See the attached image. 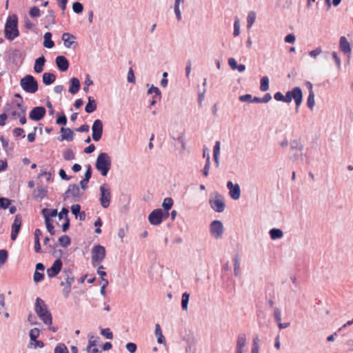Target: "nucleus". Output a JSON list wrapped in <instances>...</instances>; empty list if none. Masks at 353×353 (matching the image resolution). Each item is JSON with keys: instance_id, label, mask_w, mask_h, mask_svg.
<instances>
[{"instance_id": "32", "label": "nucleus", "mask_w": 353, "mask_h": 353, "mask_svg": "<svg viewBox=\"0 0 353 353\" xmlns=\"http://www.w3.org/2000/svg\"><path fill=\"white\" fill-rule=\"evenodd\" d=\"M190 299V294L184 292L181 297V307L183 310L187 311Z\"/></svg>"}, {"instance_id": "48", "label": "nucleus", "mask_w": 353, "mask_h": 353, "mask_svg": "<svg viewBox=\"0 0 353 353\" xmlns=\"http://www.w3.org/2000/svg\"><path fill=\"white\" fill-rule=\"evenodd\" d=\"M29 14L32 18H37L40 16V10L37 6H33L30 9Z\"/></svg>"}, {"instance_id": "16", "label": "nucleus", "mask_w": 353, "mask_h": 353, "mask_svg": "<svg viewBox=\"0 0 353 353\" xmlns=\"http://www.w3.org/2000/svg\"><path fill=\"white\" fill-rule=\"evenodd\" d=\"M22 218L21 214H17L12 225L10 238L15 241L21 228Z\"/></svg>"}, {"instance_id": "31", "label": "nucleus", "mask_w": 353, "mask_h": 353, "mask_svg": "<svg viewBox=\"0 0 353 353\" xmlns=\"http://www.w3.org/2000/svg\"><path fill=\"white\" fill-rule=\"evenodd\" d=\"M270 236L272 240L279 239L283 237V232L281 229L272 228L270 230Z\"/></svg>"}, {"instance_id": "56", "label": "nucleus", "mask_w": 353, "mask_h": 353, "mask_svg": "<svg viewBox=\"0 0 353 353\" xmlns=\"http://www.w3.org/2000/svg\"><path fill=\"white\" fill-rule=\"evenodd\" d=\"M240 34V23L238 19H236L234 23V32L233 34L234 37L239 35Z\"/></svg>"}, {"instance_id": "40", "label": "nucleus", "mask_w": 353, "mask_h": 353, "mask_svg": "<svg viewBox=\"0 0 353 353\" xmlns=\"http://www.w3.org/2000/svg\"><path fill=\"white\" fill-rule=\"evenodd\" d=\"M0 141L2 143V147L3 150H5L6 151H12L13 150V143H12V146L9 148V142L7 139L4 138L3 135L0 137Z\"/></svg>"}, {"instance_id": "25", "label": "nucleus", "mask_w": 353, "mask_h": 353, "mask_svg": "<svg viewBox=\"0 0 353 353\" xmlns=\"http://www.w3.org/2000/svg\"><path fill=\"white\" fill-rule=\"evenodd\" d=\"M97 102L94 100V99L92 97H88V103L85 108V111L87 113L90 114V113L94 112L97 110Z\"/></svg>"}, {"instance_id": "5", "label": "nucleus", "mask_w": 353, "mask_h": 353, "mask_svg": "<svg viewBox=\"0 0 353 353\" xmlns=\"http://www.w3.org/2000/svg\"><path fill=\"white\" fill-rule=\"evenodd\" d=\"M20 85L24 91L28 93H35L38 90V83L35 78L27 74L20 80Z\"/></svg>"}, {"instance_id": "12", "label": "nucleus", "mask_w": 353, "mask_h": 353, "mask_svg": "<svg viewBox=\"0 0 353 353\" xmlns=\"http://www.w3.org/2000/svg\"><path fill=\"white\" fill-rule=\"evenodd\" d=\"M210 231L212 236L216 239L222 237L224 228L221 221L214 220L210 225Z\"/></svg>"}, {"instance_id": "10", "label": "nucleus", "mask_w": 353, "mask_h": 353, "mask_svg": "<svg viewBox=\"0 0 353 353\" xmlns=\"http://www.w3.org/2000/svg\"><path fill=\"white\" fill-rule=\"evenodd\" d=\"M168 212H163L161 208L154 210L148 216L149 222L154 225H159L164 219L168 218Z\"/></svg>"}, {"instance_id": "1", "label": "nucleus", "mask_w": 353, "mask_h": 353, "mask_svg": "<svg viewBox=\"0 0 353 353\" xmlns=\"http://www.w3.org/2000/svg\"><path fill=\"white\" fill-rule=\"evenodd\" d=\"M34 310L37 316L46 325L52 324V317L51 312L48 308L45 301L41 298L37 297L35 301Z\"/></svg>"}, {"instance_id": "14", "label": "nucleus", "mask_w": 353, "mask_h": 353, "mask_svg": "<svg viewBox=\"0 0 353 353\" xmlns=\"http://www.w3.org/2000/svg\"><path fill=\"white\" fill-rule=\"evenodd\" d=\"M46 110L43 106H37L32 109L29 113V118L35 121L41 120L46 115Z\"/></svg>"}, {"instance_id": "55", "label": "nucleus", "mask_w": 353, "mask_h": 353, "mask_svg": "<svg viewBox=\"0 0 353 353\" xmlns=\"http://www.w3.org/2000/svg\"><path fill=\"white\" fill-rule=\"evenodd\" d=\"M127 350L130 353H134L137 350V346L134 343H128L125 345Z\"/></svg>"}, {"instance_id": "23", "label": "nucleus", "mask_w": 353, "mask_h": 353, "mask_svg": "<svg viewBox=\"0 0 353 353\" xmlns=\"http://www.w3.org/2000/svg\"><path fill=\"white\" fill-rule=\"evenodd\" d=\"M70 85L68 89V92L72 94H75L79 92L81 88V83L79 80L76 77H72L70 80Z\"/></svg>"}, {"instance_id": "17", "label": "nucleus", "mask_w": 353, "mask_h": 353, "mask_svg": "<svg viewBox=\"0 0 353 353\" xmlns=\"http://www.w3.org/2000/svg\"><path fill=\"white\" fill-rule=\"evenodd\" d=\"M62 265L63 263L61 259H57L52 265L47 270V274L48 277H55L61 270Z\"/></svg>"}, {"instance_id": "28", "label": "nucleus", "mask_w": 353, "mask_h": 353, "mask_svg": "<svg viewBox=\"0 0 353 353\" xmlns=\"http://www.w3.org/2000/svg\"><path fill=\"white\" fill-rule=\"evenodd\" d=\"M44 41H43V46L45 48H52L54 46V43L52 40V33L50 32H47L44 34Z\"/></svg>"}, {"instance_id": "26", "label": "nucleus", "mask_w": 353, "mask_h": 353, "mask_svg": "<svg viewBox=\"0 0 353 353\" xmlns=\"http://www.w3.org/2000/svg\"><path fill=\"white\" fill-rule=\"evenodd\" d=\"M75 37L68 32H65L62 34V40L63 44L66 48H70L71 46L74 43Z\"/></svg>"}, {"instance_id": "6", "label": "nucleus", "mask_w": 353, "mask_h": 353, "mask_svg": "<svg viewBox=\"0 0 353 353\" xmlns=\"http://www.w3.org/2000/svg\"><path fill=\"white\" fill-rule=\"evenodd\" d=\"M210 207L216 212H223L225 208L223 196L219 192H213L210 194L209 200Z\"/></svg>"}, {"instance_id": "54", "label": "nucleus", "mask_w": 353, "mask_h": 353, "mask_svg": "<svg viewBox=\"0 0 353 353\" xmlns=\"http://www.w3.org/2000/svg\"><path fill=\"white\" fill-rule=\"evenodd\" d=\"M274 319L276 323L281 321V312L279 307L274 309Z\"/></svg>"}, {"instance_id": "52", "label": "nucleus", "mask_w": 353, "mask_h": 353, "mask_svg": "<svg viewBox=\"0 0 353 353\" xmlns=\"http://www.w3.org/2000/svg\"><path fill=\"white\" fill-rule=\"evenodd\" d=\"M71 212L77 219L79 214L81 212V205L79 204H74L71 206Z\"/></svg>"}, {"instance_id": "44", "label": "nucleus", "mask_w": 353, "mask_h": 353, "mask_svg": "<svg viewBox=\"0 0 353 353\" xmlns=\"http://www.w3.org/2000/svg\"><path fill=\"white\" fill-rule=\"evenodd\" d=\"M72 10L77 14H80L83 10V6L81 3L76 1L72 4Z\"/></svg>"}, {"instance_id": "64", "label": "nucleus", "mask_w": 353, "mask_h": 353, "mask_svg": "<svg viewBox=\"0 0 353 353\" xmlns=\"http://www.w3.org/2000/svg\"><path fill=\"white\" fill-rule=\"evenodd\" d=\"M177 141L181 144V150L180 152L182 153L185 151V139L183 138V137L182 135L179 136L178 138H177Z\"/></svg>"}, {"instance_id": "22", "label": "nucleus", "mask_w": 353, "mask_h": 353, "mask_svg": "<svg viewBox=\"0 0 353 353\" xmlns=\"http://www.w3.org/2000/svg\"><path fill=\"white\" fill-rule=\"evenodd\" d=\"M246 344V335L244 333L239 334L236 340V353H243V349Z\"/></svg>"}, {"instance_id": "13", "label": "nucleus", "mask_w": 353, "mask_h": 353, "mask_svg": "<svg viewBox=\"0 0 353 353\" xmlns=\"http://www.w3.org/2000/svg\"><path fill=\"white\" fill-rule=\"evenodd\" d=\"M92 139L99 141L103 134V122L100 119H96L92 126Z\"/></svg>"}, {"instance_id": "35", "label": "nucleus", "mask_w": 353, "mask_h": 353, "mask_svg": "<svg viewBox=\"0 0 353 353\" xmlns=\"http://www.w3.org/2000/svg\"><path fill=\"white\" fill-rule=\"evenodd\" d=\"M63 157L65 161H71L75 159V154L70 148H68L63 152Z\"/></svg>"}, {"instance_id": "49", "label": "nucleus", "mask_w": 353, "mask_h": 353, "mask_svg": "<svg viewBox=\"0 0 353 353\" xmlns=\"http://www.w3.org/2000/svg\"><path fill=\"white\" fill-rule=\"evenodd\" d=\"M45 224L46 225V228L48 231L50 233L51 235L55 234V230L53 225L51 223L50 219H47L45 220Z\"/></svg>"}, {"instance_id": "15", "label": "nucleus", "mask_w": 353, "mask_h": 353, "mask_svg": "<svg viewBox=\"0 0 353 353\" xmlns=\"http://www.w3.org/2000/svg\"><path fill=\"white\" fill-rule=\"evenodd\" d=\"M339 48L341 51L347 56V63H350L351 58V46L350 42L347 41L345 36L340 37L339 40Z\"/></svg>"}, {"instance_id": "39", "label": "nucleus", "mask_w": 353, "mask_h": 353, "mask_svg": "<svg viewBox=\"0 0 353 353\" xmlns=\"http://www.w3.org/2000/svg\"><path fill=\"white\" fill-rule=\"evenodd\" d=\"M11 203L12 200L5 197H0V209H7L10 205Z\"/></svg>"}, {"instance_id": "19", "label": "nucleus", "mask_w": 353, "mask_h": 353, "mask_svg": "<svg viewBox=\"0 0 353 353\" xmlns=\"http://www.w3.org/2000/svg\"><path fill=\"white\" fill-rule=\"evenodd\" d=\"M48 193V188L40 185H38L33 191L32 197L33 199L42 201L46 196Z\"/></svg>"}, {"instance_id": "27", "label": "nucleus", "mask_w": 353, "mask_h": 353, "mask_svg": "<svg viewBox=\"0 0 353 353\" xmlns=\"http://www.w3.org/2000/svg\"><path fill=\"white\" fill-rule=\"evenodd\" d=\"M56 80V76L51 72H45L42 75V81L46 85L53 83Z\"/></svg>"}, {"instance_id": "30", "label": "nucleus", "mask_w": 353, "mask_h": 353, "mask_svg": "<svg viewBox=\"0 0 353 353\" xmlns=\"http://www.w3.org/2000/svg\"><path fill=\"white\" fill-rule=\"evenodd\" d=\"M41 214H43L45 220L47 219H50V217H54L58 215V212L57 209L50 210L48 208H43L41 210Z\"/></svg>"}, {"instance_id": "45", "label": "nucleus", "mask_w": 353, "mask_h": 353, "mask_svg": "<svg viewBox=\"0 0 353 353\" xmlns=\"http://www.w3.org/2000/svg\"><path fill=\"white\" fill-rule=\"evenodd\" d=\"M39 334H40V330L39 328L35 327V328L31 329L29 332V336H30V340L32 341H35L39 337Z\"/></svg>"}, {"instance_id": "50", "label": "nucleus", "mask_w": 353, "mask_h": 353, "mask_svg": "<svg viewBox=\"0 0 353 353\" xmlns=\"http://www.w3.org/2000/svg\"><path fill=\"white\" fill-rule=\"evenodd\" d=\"M210 165V154H208L206 162H205V166L203 170V174L205 176H207L209 174Z\"/></svg>"}, {"instance_id": "57", "label": "nucleus", "mask_w": 353, "mask_h": 353, "mask_svg": "<svg viewBox=\"0 0 353 353\" xmlns=\"http://www.w3.org/2000/svg\"><path fill=\"white\" fill-rule=\"evenodd\" d=\"M92 167L90 165H87V170L84 174V178L83 179H85L86 181H90V179H91L92 177Z\"/></svg>"}, {"instance_id": "9", "label": "nucleus", "mask_w": 353, "mask_h": 353, "mask_svg": "<svg viewBox=\"0 0 353 353\" xmlns=\"http://www.w3.org/2000/svg\"><path fill=\"white\" fill-rule=\"evenodd\" d=\"M100 197L99 201L103 208H108L110 206L111 201V192L107 184H103L100 186Z\"/></svg>"}, {"instance_id": "7", "label": "nucleus", "mask_w": 353, "mask_h": 353, "mask_svg": "<svg viewBox=\"0 0 353 353\" xmlns=\"http://www.w3.org/2000/svg\"><path fill=\"white\" fill-rule=\"evenodd\" d=\"M62 274H64V281L60 283L63 287V294L65 298H68L71 291V285L74 281V276L70 270L63 269Z\"/></svg>"}, {"instance_id": "63", "label": "nucleus", "mask_w": 353, "mask_h": 353, "mask_svg": "<svg viewBox=\"0 0 353 353\" xmlns=\"http://www.w3.org/2000/svg\"><path fill=\"white\" fill-rule=\"evenodd\" d=\"M239 101L241 102H252V95L250 94H246L244 95H241L239 97Z\"/></svg>"}, {"instance_id": "53", "label": "nucleus", "mask_w": 353, "mask_h": 353, "mask_svg": "<svg viewBox=\"0 0 353 353\" xmlns=\"http://www.w3.org/2000/svg\"><path fill=\"white\" fill-rule=\"evenodd\" d=\"M101 334L108 339L113 338V334L109 328L101 329Z\"/></svg>"}, {"instance_id": "47", "label": "nucleus", "mask_w": 353, "mask_h": 353, "mask_svg": "<svg viewBox=\"0 0 353 353\" xmlns=\"http://www.w3.org/2000/svg\"><path fill=\"white\" fill-rule=\"evenodd\" d=\"M8 252L6 250H0V266L3 265L7 261Z\"/></svg>"}, {"instance_id": "4", "label": "nucleus", "mask_w": 353, "mask_h": 353, "mask_svg": "<svg viewBox=\"0 0 353 353\" xmlns=\"http://www.w3.org/2000/svg\"><path fill=\"white\" fill-rule=\"evenodd\" d=\"M292 99L294 100L296 104L295 111L298 112L299 106L303 101V92L300 87L293 88L291 90L288 91L284 96L285 103H289Z\"/></svg>"}, {"instance_id": "46", "label": "nucleus", "mask_w": 353, "mask_h": 353, "mask_svg": "<svg viewBox=\"0 0 353 353\" xmlns=\"http://www.w3.org/2000/svg\"><path fill=\"white\" fill-rule=\"evenodd\" d=\"M54 353H69V352L65 344L59 343L54 348Z\"/></svg>"}, {"instance_id": "24", "label": "nucleus", "mask_w": 353, "mask_h": 353, "mask_svg": "<svg viewBox=\"0 0 353 353\" xmlns=\"http://www.w3.org/2000/svg\"><path fill=\"white\" fill-rule=\"evenodd\" d=\"M46 59L44 56H41L35 60L34 70L37 73H41L43 70V66Z\"/></svg>"}, {"instance_id": "33", "label": "nucleus", "mask_w": 353, "mask_h": 353, "mask_svg": "<svg viewBox=\"0 0 353 353\" xmlns=\"http://www.w3.org/2000/svg\"><path fill=\"white\" fill-rule=\"evenodd\" d=\"M290 150H302L303 149V145L299 140L294 139L290 142Z\"/></svg>"}, {"instance_id": "43", "label": "nucleus", "mask_w": 353, "mask_h": 353, "mask_svg": "<svg viewBox=\"0 0 353 353\" xmlns=\"http://www.w3.org/2000/svg\"><path fill=\"white\" fill-rule=\"evenodd\" d=\"M314 93H309L307 99V105L310 109L312 110L315 105V99H314Z\"/></svg>"}, {"instance_id": "42", "label": "nucleus", "mask_w": 353, "mask_h": 353, "mask_svg": "<svg viewBox=\"0 0 353 353\" xmlns=\"http://www.w3.org/2000/svg\"><path fill=\"white\" fill-rule=\"evenodd\" d=\"M56 123L57 125H65L66 123H67V117L66 116L63 114V112H61V114H57V118L56 119Z\"/></svg>"}, {"instance_id": "62", "label": "nucleus", "mask_w": 353, "mask_h": 353, "mask_svg": "<svg viewBox=\"0 0 353 353\" xmlns=\"http://www.w3.org/2000/svg\"><path fill=\"white\" fill-rule=\"evenodd\" d=\"M44 278V274L43 273H40L37 271H35L34 272V281L35 283H38V282H40L41 281H42Z\"/></svg>"}, {"instance_id": "3", "label": "nucleus", "mask_w": 353, "mask_h": 353, "mask_svg": "<svg viewBox=\"0 0 353 353\" xmlns=\"http://www.w3.org/2000/svg\"><path fill=\"white\" fill-rule=\"evenodd\" d=\"M111 157L106 152H101L96 160L95 167L103 176H106L111 168Z\"/></svg>"}, {"instance_id": "41", "label": "nucleus", "mask_w": 353, "mask_h": 353, "mask_svg": "<svg viewBox=\"0 0 353 353\" xmlns=\"http://www.w3.org/2000/svg\"><path fill=\"white\" fill-rule=\"evenodd\" d=\"M256 19V14L254 12H250L247 17V26L251 28Z\"/></svg>"}, {"instance_id": "20", "label": "nucleus", "mask_w": 353, "mask_h": 353, "mask_svg": "<svg viewBox=\"0 0 353 353\" xmlns=\"http://www.w3.org/2000/svg\"><path fill=\"white\" fill-rule=\"evenodd\" d=\"M55 63L61 72H65L69 68V61L63 55L57 56L55 59Z\"/></svg>"}, {"instance_id": "2", "label": "nucleus", "mask_w": 353, "mask_h": 353, "mask_svg": "<svg viewBox=\"0 0 353 353\" xmlns=\"http://www.w3.org/2000/svg\"><path fill=\"white\" fill-rule=\"evenodd\" d=\"M5 37L12 41L19 35L18 29V17L16 14H12L7 18L5 28H4Z\"/></svg>"}, {"instance_id": "8", "label": "nucleus", "mask_w": 353, "mask_h": 353, "mask_svg": "<svg viewBox=\"0 0 353 353\" xmlns=\"http://www.w3.org/2000/svg\"><path fill=\"white\" fill-rule=\"evenodd\" d=\"M83 194V192H81L80 188L77 184H70L62 196L64 201L72 197L74 202H79L81 201Z\"/></svg>"}, {"instance_id": "21", "label": "nucleus", "mask_w": 353, "mask_h": 353, "mask_svg": "<svg viewBox=\"0 0 353 353\" xmlns=\"http://www.w3.org/2000/svg\"><path fill=\"white\" fill-rule=\"evenodd\" d=\"M60 131L61 132V136L59 137L60 141L63 140L71 141L73 140L74 134L70 128L61 127Z\"/></svg>"}, {"instance_id": "58", "label": "nucleus", "mask_w": 353, "mask_h": 353, "mask_svg": "<svg viewBox=\"0 0 353 353\" xmlns=\"http://www.w3.org/2000/svg\"><path fill=\"white\" fill-rule=\"evenodd\" d=\"M69 210L66 208H63L61 212L58 214L59 219H64V217H68Z\"/></svg>"}, {"instance_id": "37", "label": "nucleus", "mask_w": 353, "mask_h": 353, "mask_svg": "<svg viewBox=\"0 0 353 353\" xmlns=\"http://www.w3.org/2000/svg\"><path fill=\"white\" fill-rule=\"evenodd\" d=\"M173 205V200L170 197L165 198L162 203L163 208L168 212Z\"/></svg>"}, {"instance_id": "59", "label": "nucleus", "mask_w": 353, "mask_h": 353, "mask_svg": "<svg viewBox=\"0 0 353 353\" xmlns=\"http://www.w3.org/2000/svg\"><path fill=\"white\" fill-rule=\"evenodd\" d=\"M128 81L130 83H135V77L134 74V71L132 68H130L128 72Z\"/></svg>"}, {"instance_id": "61", "label": "nucleus", "mask_w": 353, "mask_h": 353, "mask_svg": "<svg viewBox=\"0 0 353 353\" xmlns=\"http://www.w3.org/2000/svg\"><path fill=\"white\" fill-rule=\"evenodd\" d=\"M322 52V50L321 47H318L314 50L310 51L309 54L312 58H316L318 55H319Z\"/></svg>"}, {"instance_id": "18", "label": "nucleus", "mask_w": 353, "mask_h": 353, "mask_svg": "<svg viewBox=\"0 0 353 353\" xmlns=\"http://www.w3.org/2000/svg\"><path fill=\"white\" fill-rule=\"evenodd\" d=\"M227 188L229 190V194L234 200H238L241 196V189L239 184H233L232 181H228Z\"/></svg>"}, {"instance_id": "60", "label": "nucleus", "mask_w": 353, "mask_h": 353, "mask_svg": "<svg viewBox=\"0 0 353 353\" xmlns=\"http://www.w3.org/2000/svg\"><path fill=\"white\" fill-rule=\"evenodd\" d=\"M13 134L16 137L21 136L23 138L25 137L24 130L21 128H16L13 130Z\"/></svg>"}, {"instance_id": "36", "label": "nucleus", "mask_w": 353, "mask_h": 353, "mask_svg": "<svg viewBox=\"0 0 353 353\" xmlns=\"http://www.w3.org/2000/svg\"><path fill=\"white\" fill-rule=\"evenodd\" d=\"M60 245L63 248H67L71 243V239L68 235H63L59 238Z\"/></svg>"}, {"instance_id": "51", "label": "nucleus", "mask_w": 353, "mask_h": 353, "mask_svg": "<svg viewBox=\"0 0 353 353\" xmlns=\"http://www.w3.org/2000/svg\"><path fill=\"white\" fill-rule=\"evenodd\" d=\"M153 92H154L155 94V96H158V97L160 99L161 97V91L160 90L157 88V87H155L154 85H152L148 90V92L147 94H152Z\"/></svg>"}, {"instance_id": "11", "label": "nucleus", "mask_w": 353, "mask_h": 353, "mask_svg": "<svg viewBox=\"0 0 353 353\" xmlns=\"http://www.w3.org/2000/svg\"><path fill=\"white\" fill-rule=\"evenodd\" d=\"M105 257V249L101 245H96L92 249V263L95 265V263H101Z\"/></svg>"}, {"instance_id": "34", "label": "nucleus", "mask_w": 353, "mask_h": 353, "mask_svg": "<svg viewBox=\"0 0 353 353\" xmlns=\"http://www.w3.org/2000/svg\"><path fill=\"white\" fill-rule=\"evenodd\" d=\"M269 78L266 76L263 77L261 79L260 90L262 92H265L269 90Z\"/></svg>"}, {"instance_id": "29", "label": "nucleus", "mask_w": 353, "mask_h": 353, "mask_svg": "<svg viewBox=\"0 0 353 353\" xmlns=\"http://www.w3.org/2000/svg\"><path fill=\"white\" fill-rule=\"evenodd\" d=\"M154 334L157 337V342L159 344H165V339L162 334L161 329L159 324H156Z\"/></svg>"}, {"instance_id": "38", "label": "nucleus", "mask_w": 353, "mask_h": 353, "mask_svg": "<svg viewBox=\"0 0 353 353\" xmlns=\"http://www.w3.org/2000/svg\"><path fill=\"white\" fill-rule=\"evenodd\" d=\"M234 262V271L236 276H239L240 274V259L238 255H235L233 259Z\"/></svg>"}]
</instances>
